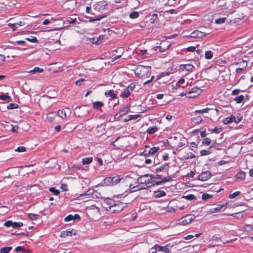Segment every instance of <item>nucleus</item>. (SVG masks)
Listing matches in <instances>:
<instances>
[{"mask_svg": "<svg viewBox=\"0 0 253 253\" xmlns=\"http://www.w3.org/2000/svg\"><path fill=\"white\" fill-rule=\"evenodd\" d=\"M102 206L107 211L112 213H118L127 207V203L120 201H114L106 198L102 203Z\"/></svg>", "mask_w": 253, "mask_h": 253, "instance_id": "f257e3e1", "label": "nucleus"}, {"mask_svg": "<svg viewBox=\"0 0 253 253\" xmlns=\"http://www.w3.org/2000/svg\"><path fill=\"white\" fill-rule=\"evenodd\" d=\"M152 174H149L141 175L137 179V182L139 184H146L147 187H150L152 186L160 185L162 183L169 181L172 179L171 176H168L164 178L160 181L152 180Z\"/></svg>", "mask_w": 253, "mask_h": 253, "instance_id": "f03ea898", "label": "nucleus"}, {"mask_svg": "<svg viewBox=\"0 0 253 253\" xmlns=\"http://www.w3.org/2000/svg\"><path fill=\"white\" fill-rule=\"evenodd\" d=\"M151 68L150 66L138 65L135 71V75L139 78H146L151 75Z\"/></svg>", "mask_w": 253, "mask_h": 253, "instance_id": "7ed1b4c3", "label": "nucleus"}, {"mask_svg": "<svg viewBox=\"0 0 253 253\" xmlns=\"http://www.w3.org/2000/svg\"><path fill=\"white\" fill-rule=\"evenodd\" d=\"M195 70V67L191 64H182L179 66V72L185 76L193 72Z\"/></svg>", "mask_w": 253, "mask_h": 253, "instance_id": "20e7f679", "label": "nucleus"}, {"mask_svg": "<svg viewBox=\"0 0 253 253\" xmlns=\"http://www.w3.org/2000/svg\"><path fill=\"white\" fill-rule=\"evenodd\" d=\"M123 179L118 175L112 177H107L104 180V183L107 185H115L118 184Z\"/></svg>", "mask_w": 253, "mask_h": 253, "instance_id": "39448f33", "label": "nucleus"}, {"mask_svg": "<svg viewBox=\"0 0 253 253\" xmlns=\"http://www.w3.org/2000/svg\"><path fill=\"white\" fill-rule=\"evenodd\" d=\"M194 215L192 214H187L182 217L179 222V224L183 225H185L191 223L192 221L195 219Z\"/></svg>", "mask_w": 253, "mask_h": 253, "instance_id": "423d86ee", "label": "nucleus"}, {"mask_svg": "<svg viewBox=\"0 0 253 253\" xmlns=\"http://www.w3.org/2000/svg\"><path fill=\"white\" fill-rule=\"evenodd\" d=\"M208 35V33L195 30L191 33L190 37L193 38H202Z\"/></svg>", "mask_w": 253, "mask_h": 253, "instance_id": "0eeeda50", "label": "nucleus"}, {"mask_svg": "<svg viewBox=\"0 0 253 253\" xmlns=\"http://www.w3.org/2000/svg\"><path fill=\"white\" fill-rule=\"evenodd\" d=\"M168 245L166 246H161L159 245H155L152 249H154L156 251L164 252L166 253H170V250L168 247Z\"/></svg>", "mask_w": 253, "mask_h": 253, "instance_id": "6e6552de", "label": "nucleus"}, {"mask_svg": "<svg viewBox=\"0 0 253 253\" xmlns=\"http://www.w3.org/2000/svg\"><path fill=\"white\" fill-rule=\"evenodd\" d=\"M211 174L209 171H205L201 173L198 177V179L201 181H206L210 179Z\"/></svg>", "mask_w": 253, "mask_h": 253, "instance_id": "1a4fd4ad", "label": "nucleus"}, {"mask_svg": "<svg viewBox=\"0 0 253 253\" xmlns=\"http://www.w3.org/2000/svg\"><path fill=\"white\" fill-rule=\"evenodd\" d=\"M237 65H239V67L236 70L237 73H240L242 71L245 70L247 67L248 63L245 60H243L240 62L237 63Z\"/></svg>", "mask_w": 253, "mask_h": 253, "instance_id": "9d476101", "label": "nucleus"}, {"mask_svg": "<svg viewBox=\"0 0 253 253\" xmlns=\"http://www.w3.org/2000/svg\"><path fill=\"white\" fill-rule=\"evenodd\" d=\"M104 94L106 97H110L111 99L110 100L114 99L117 98V95L113 89L107 90Z\"/></svg>", "mask_w": 253, "mask_h": 253, "instance_id": "9b49d317", "label": "nucleus"}, {"mask_svg": "<svg viewBox=\"0 0 253 253\" xmlns=\"http://www.w3.org/2000/svg\"><path fill=\"white\" fill-rule=\"evenodd\" d=\"M56 116L61 118L63 121L67 120V115L64 109L58 110Z\"/></svg>", "mask_w": 253, "mask_h": 253, "instance_id": "f8f14e48", "label": "nucleus"}, {"mask_svg": "<svg viewBox=\"0 0 253 253\" xmlns=\"http://www.w3.org/2000/svg\"><path fill=\"white\" fill-rule=\"evenodd\" d=\"M104 106V104L101 101H95L92 103V108L95 110H100Z\"/></svg>", "mask_w": 253, "mask_h": 253, "instance_id": "ddd939ff", "label": "nucleus"}, {"mask_svg": "<svg viewBox=\"0 0 253 253\" xmlns=\"http://www.w3.org/2000/svg\"><path fill=\"white\" fill-rule=\"evenodd\" d=\"M235 119V116L233 115H231L229 117H226L224 118L222 122L224 125H227L230 124L232 122H234Z\"/></svg>", "mask_w": 253, "mask_h": 253, "instance_id": "4468645a", "label": "nucleus"}, {"mask_svg": "<svg viewBox=\"0 0 253 253\" xmlns=\"http://www.w3.org/2000/svg\"><path fill=\"white\" fill-rule=\"evenodd\" d=\"M130 92L126 87L125 88L123 91L121 92L120 96L123 98H126L129 96Z\"/></svg>", "mask_w": 253, "mask_h": 253, "instance_id": "2eb2a0df", "label": "nucleus"}, {"mask_svg": "<svg viewBox=\"0 0 253 253\" xmlns=\"http://www.w3.org/2000/svg\"><path fill=\"white\" fill-rule=\"evenodd\" d=\"M8 94V93H6L5 94L1 93L0 94V100L5 101L7 102H10L11 101V98Z\"/></svg>", "mask_w": 253, "mask_h": 253, "instance_id": "dca6fc26", "label": "nucleus"}, {"mask_svg": "<svg viewBox=\"0 0 253 253\" xmlns=\"http://www.w3.org/2000/svg\"><path fill=\"white\" fill-rule=\"evenodd\" d=\"M73 230L70 229H67L66 231H62L61 233L60 236L63 238H66L67 236H71L72 235Z\"/></svg>", "mask_w": 253, "mask_h": 253, "instance_id": "f3484780", "label": "nucleus"}, {"mask_svg": "<svg viewBox=\"0 0 253 253\" xmlns=\"http://www.w3.org/2000/svg\"><path fill=\"white\" fill-rule=\"evenodd\" d=\"M130 109L129 106H125L123 108H121L119 110V113L121 114L122 116L125 115L127 114L129 112H130Z\"/></svg>", "mask_w": 253, "mask_h": 253, "instance_id": "a211bd4d", "label": "nucleus"}, {"mask_svg": "<svg viewBox=\"0 0 253 253\" xmlns=\"http://www.w3.org/2000/svg\"><path fill=\"white\" fill-rule=\"evenodd\" d=\"M202 90L199 87H194L191 88L190 90L188 91V93L191 94L192 93H195L197 95L200 94Z\"/></svg>", "mask_w": 253, "mask_h": 253, "instance_id": "6ab92c4d", "label": "nucleus"}, {"mask_svg": "<svg viewBox=\"0 0 253 253\" xmlns=\"http://www.w3.org/2000/svg\"><path fill=\"white\" fill-rule=\"evenodd\" d=\"M169 167V163H165L164 164H163L159 167L157 168L156 169V171L157 172H159L162 171L163 170H164L165 169H168Z\"/></svg>", "mask_w": 253, "mask_h": 253, "instance_id": "aec40b11", "label": "nucleus"}, {"mask_svg": "<svg viewBox=\"0 0 253 253\" xmlns=\"http://www.w3.org/2000/svg\"><path fill=\"white\" fill-rule=\"evenodd\" d=\"M166 194L164 191L159 190L154 192V197L158 198L166 196Z\"/></svg>", "mask_w": 253, "mask_h": 253, "instance_id": "412c9836", "label": "nucleus"}, {"mask_svg": "<svg viewBox=\"0 0 253 253\" xmlns=\"http://www.w3.org/2000/svg\"><path fill=\"white\" fill-rule=\"evenodd\" d=\"M159 150V147H153L149 149V150L148 151V154H149L150 156H153Z\"/></svg>", "mask_w": 253, "mask_h": 253, "instance_id": "4be33fe9", "label": "nucleus"}, {"mask_svg": "<svg viewBox=\"0 0 253 253\" xmlns=\"http://www.w3.org/2000/svg\"><path fill=\"white\" fill-rule=\"evenodd\" d=\"M93 157H86L82 159V163L83 165H88L92 162Z\"/></svg>", "mask_w": 253, "mask_h": 253, "instance_id": "5701e85b", "label": "nucleus"}, {"mask_svg": "<svg viewBox=\"0 0 253 253\" xmlns=\"http://www.w3.org/2000/svg\"><path fill=\"white\" fill-rule=\"evenodd\" d=\"M105 133V129L102 126V125L96 127V134L98 135H101Z\"/></svg>", "mask_w": 253, "mask_h": 253, "instance_id": "b1692460", "label": "nucleus"}, {"mask_svg": "<svg viewBox=\"0 0 253 253\" xmlns=\"http://www.w3.org/2000/svg\"><path fill=\"white\" fill-rule=\"evenodd\" d=\"M158 131V128L156 126H150L146 130V132L149 134H153Z\"/></svg>", "mask_w": 253, "mask_h": 253, "instance_id": "393cba45", "label": "nucleus"}, {"mask_svg": "<svg viewBox=\"0 0 253 253\" xmlns=\"http://www.w3.org/2000/svg\"><path fill=\"white\" fill-rule=\"evenodd\" d=\"M236 177L237 178L240 179L241 180H244L246 178V173L242 170H240L237 174Z\"/></svg>", "mask_w": 253, "mask_h": 253, "instance_id": "a878e982", "label": "nucleus"}, {"mask_svg": "<svg viewBox=\"0 0 253 253\" xmlns=\"http://www.w3.org/2000/svg\"><path fill=\"white\" fill-rule=\"evenodd\" d=\"M137 84V83L136 82H132L130 83L127 87L126 88L129 89V91L131 92H132L135 88L136 87V85Z\"/></svg>", "mask_w": 253, "mask_h": 253, "instance_id": "bb28decb", "label": "nucleus"}, {"mask_svg": "<svg viewBox=\"0 0 253 253\" xmlns=\"http://www.w3.org/2000/svg\"><path fill=\"white\" fill-rule=\"evenodd\" d=\"M191 121L195 124H199L203 121L201 116H197L191 118Z\"/></svg>", "mask_w": 253, "mask_h": 253, "instance_id": "cd10ccee", "label": "nucleus"}, {"mask_svg": "<svg viewBox=\"0 0 253 253\" xmlns=\"http://www.w3.org/2000/svg\"><path fill=\"white\" fill-rule=\"evenodd\" d=\"M106 15H98L95 18H90L88 21L90 22H92L96 21H99L101 19L105 18Z\"/></svg>", "mask_w": 253, "mask_h": 253, "instance_id": "c85d7f7f", "label": "nucleus"}, {"mask_svg": "<svg viewBox=\"0 0 253 253\" xmlns=\"http://www.w3.org/2000/svg\"><path fill=\"white\" fill-rule=\"evenodd\" d=\"M12 247H6L1 248L0 249V253H9V252L12 250Z\"/></svg>", "mask_w": 253, "mask_h": 253, "instance_id": "c756f323", "label": "nucleus"}, {"mask_svg": "<svg viewBox=\"0 0 253 253\" xmlns=\"http://www.w3.org/2000/svg\"><path fill=\"white\" fill-rule=\"evenodd\" d=\"M28 217L31 220H35L39 218L40 215L34 213H28Z\"/></svg>", "mask_w": 253, "mask_h": 253, "instance_id": "7c9ffc66", "label": "nucleus"}, {"mask_svg": "<svg viewBox=\"0 0 253 253\" xmlns=\"http://www.w3.org/2000/svg\"><path fill=\"white\" fill-rule=\"evenodd\" d=\"M213 57V52L211 50H208L205 52V58L207 59H211Z\"/></svg>", "mask_w": 253, "mask_h": 253, "instance_id": "2f4dec72", "label": "nucleus"}, {"mask_svg": "<svg viewBox=\"0 0 253 253\" xmlns=\"http://www.w3.org/2000/svg\"><path fill=\"white\" fill-rule=\"evenodd\" d=\"M244 99V96L243 95H241L238 96H236L234 100L237 103H242Z\"/></svg>", "mask_w": 253, "mask_h": 253, "instance_id": "473e14b6", "label": "nucleus"}, {"mask_svg": "<svg viewBox=\"0 0 253 253\" xmlns=\"http://www.w3.org/2000/svg\"><path fill=\"white\" fill-rule=\"evenodd\" d=\"M43 71V69L40 68L39 67H35L33 70H30L29 72L31 73L35 74L37 73H41Z\"/></svg>", "mask_w": 253, "mask_h": 253, "instance_id": "72a5a7b5", "label": "nucleus"}, {"mask_svg": "<svg viewBox=\"0 0 253 253\" xmlns=\"http://www.w3.org/2000/svg\"><path fill=\"white\" fill-rule=\"evenodd\" d=\"M139 15V13L138 12H137V11H133L132 12H131L129 15V17L131 18V19H136L137 18V17H138Z\"/></svg>", "mask_w": 253, "mask_h": 253, "instance_id": "f704fd0d", "label": "nucleus"}, {"mask_svg": "<svg viewBox=\"0 0 253 253\" xmlns=\"http://www.w3.org/2000/svg\"><path fill=\"white\" fill-rule=\"evenodd\" d=\"M77 19L76 18H72L71 17L67 18L65 20V22L69 24H74L76 23Z\"/></svg>", "mask_w": 253, "mask_h": 253, "instance_id": "c9c22d12", "label": "nucleus"}, {"mask_svg": "<svg viewBox=\"0 0 253 253\" xmlns=\"http://www.w3.org/2000/svg\"><path fill=\"white\" fill-rule=\"evenodd\" d=\"M211 146L208 150H202L200 151V154L201 156H206L210 154L211 152L210 151Z\"/></svg>", "mask_w": 253, "mask_h": 253, "instance_id": "e433bc0d", "label": "nucleus"}, {"mask_svg": "<svg viewBox=\"0 0 253 253\" xmlns=\"http://www.w3.org/2000/svg\"><path fill=\"white\" fill-rule=\"evenodd\" d=\"M56 116V114L54 112L49 113L47 115V118L49 121H51L53 120L55 117Z\"/></svg>", "mask_w": 253, "mask_h": 253, "instance_id": "4c0bfd02", "label": "nucleus"}, {"mask_svg": "<svg viewBox=\"0 0 253 253\" xmlns=\"http://www.w3.org/2000/svg\"><path fill=\"white\" fill-rule=\"evenodd\" d=\"M23 223L22 222H13V225H12V228H14V229H17V228H18L19 227H21L23 226Z\"/></svg>", "mask_w": 253, "mask_h": 253, "instance_id": "58836bf2", "label": "nucleus"}, {"mask_svg": "<svg viewBox=\"0 0 253 253\" xmlns=\"http://www.w3.org/2000/svg\"><path fill=\"white\" fill-rule=\"evenodd\" d=\"M210 110V108H206L203 109L202 110H197L194 112V113H198V114L207 113H208V112Z\"/></svg>", "mask_w": 253, "mask_h": 253, "instance_id": "ea45409f", "label": "nucleus"}, {"mask_svg": "<svg viewBox=\"0 0 253 253\" xmlns=\"http://www.w3.org/2000/svg\"><path fill=\"white\" fill-rule=\"evenodd\" d=\"M26 40L30 42L33 43H37L38 42V40L36 38V37L34 36H31L30 38H26Z\"/></svg>", "mask_w": 253, "mask_h": 253, "instance_id": "a19ab883", "label": "nucleus"}, {"mask_svg": "<svg viewBox=\"0 0 253 253\" xmlns=\"http://www.w3.org/2000/svg\"><path fill=\"white\" fill-rule=\"evenodd\" d=\"M18 108V105L16 103H10L7 105V108L8 109H13Z\"/></svg>", "mask_w": 253, "mask_h": 253, "instance_id": "79ce46f5", "label": "nucleus"}, {"mask_svg": "<svg viewBox=\"0 0 253 253\" xmlns=\"http://www.w3.org/2000/svg\"><path fill=\"white\" fill-rule=\"evenodd\" d=\"M226 19V17L219 18L216 19L215 20V23L218 24H222V23H223L225 22Z\"/></svg>", "mask_w": 253, "mask_h": 253, "instance_id": "37998d69", "label": "nucleus"}, {"mask_svg": "<svg viewBox=\"0 0 253 253\" xmlns=\"http://www.w3.org/2000/svg\"><path fill=\"white\" fill-rule=\"evenodd\" d=\"M49 191L53 193V194L55 195H58L60 193L59 191L57 189H56L54 187L50 188Z\"/></svg>", "mask_w": 253, "mask_h": 253, "instance_id": "c03bdc74", "label": "nucleus"}, {"mask_svg": "<svg viewBox=\"0 0 253 253\" xmlns=\"http://www.w3.org/2000/svg\"><path fill=\"white\" fill-rule=\"evenodd\" d=\"M211 143V140L209 138H205L202 141V143L203 144H206L207 145H209Z\"/></svg>", "mask_w": 253, "mask_h": 253, "instance_id": "a18cd8bd", "label": "nucleus"}, {"mask_svg": "<svg viewBox=\"0 0 253 253\" xmlns=\"http://www.w3.org/2000/svg\"><path fill=\"white\" fill-rule=\"evenodd\" d=\"M240 194V191H236L233 193V194H230L228 196L229 198L233 199L237 197V196Z\"/></svg>", "mask_w": 253, "mask_h": 253, "instance_id": "49530a36", "label": "nucleus"}, {"mask_svg": "<svg viewBox=\"0 0 253 253\" xmlns=\"http://www.w3.org/2000/svg\"><path fill=\"white\" fill-rule=\"evenodd\" d=\"M242 116L241 114H238L237 117H235L234 122H235L236 124H238L239 122H240L242 120Z\"/></svg>", "mask_w": 253, "mask_h": 253, "instance_id": "de8ad7c7", "label": "nucleus"}, {"mask_svg": "<svg viewBox=\"0 0 253 253\" xmlns=\"http://www.w3.org/2000/svg\"><path fill=\"white\" fill-rule=\"evenodd\" d=\"M169 73L166 72H163L160 74L156 78V81H158L161 79L163 77H165L166 75H169Z\"/></svg>", "mask_w": 253, "mask_h": 253, "instance_id": "09e8293b", "label": "nucleus"}, {"mask_svg": "<svg viewBox=\"0 0 253 253\" xmlns=\"http://www.w3.org/2000/svg\"><path fill=\"white\" fill-rule=\"evenodd\" d=\"M211 197H212L211 195L208 194L207 193H204L202 195V199L204 200H207L210 199Z\"/></svg>", "mask_w": 253, "mask_h": 253, "instance_id": "8fccbe9b", "label": "nucleus"}, {"mask_svg": "<svg viewBox=\"0 0 253 253\" xmlns=\"http://www.w3.org/2000/svg\"><path fill=\"white\" fill-rule=\"evenodd\" d=\"M13 222L11 220H7L4 223V225L7 227H12Z\"/></svg>", "mask_w": 253, "mask_h": 253, "instance_id": "3c124183", "label": "nucleus"}, {"mask_svg": "<svg viewBox=\"0 0 253 253\" xmlns=\"http://www.w3.org/2000/svg\"><path fill=\"white\" fill-rule=\"evenodd\" d=\"M244 229L247 231H250L253 229V226L252 225H246L244 227Z\"/></svg>", "mask_w": 253, "mask_h": 253, "instance_id": "603ef678", "label": "nucleus"}, {"mask_svg": "<svg viewBox=\"0 0 253 253\" xmlns=\"http://www.w3.org/2000/svg\"><path fill=\"white\" fill-rule=\"evenodd\" d=\"M129 117L130 119V120H136L138 119L139 117L141 116L139 114H136V115H129Z\"/></svg>", "mask_w": 253, "mask_h": 253, "instance_id": "864d4df0", "label": "nucleus"}, {"mask_svg": "<svg viewBox=\"0 0 253 253\" xmlns=\"http://www.w3.org/2000/svg\"><path fill=\"white\" fill-rule=\"evenodd\" d=\"M222 130V128L221 127H215L212 130V131L214 132V133H220Z\"/></svg>", "mask_w": 253, "mask_h": 253, "instance_id": "5fc2aeb1", "label": "nucleus"}, {"mask_svg": "<svg viewBox=\"0 0 253 253\" xmlns=\"http://www.w3.org/2000/svg\"><path fill=\"white\" fill-rule=\"evenodd\" d=\"M15 151L19 152H25L26 151V148L24 146H19L16 149Z\"/></svg>", "mask_w": 253, "mask_h": 253, "instance_id": "6e6d98bb", "label": "nucleus"}, {"mask_svg": "<svg viewBox=\"0 0 253 253\" xmlns=\"http://www.w3.org/2000/svg\"><path fill=\"white\" fill-rule=\"evenodd\" d=\"M15 251L16 252H20V251H22L23 253H25V252H26V250L23 249L22 247L21 246H18V247H17L15 248Z\"/></svg>", "mask_w": 253, "mask_h": 253, "instance_id": "4d7b16f0", "label": "nucleus"}, {"mask_svg": "<svg viewBox=\"0 0 253 253\" xmlns=\"http://www.w3.org/2000/svg\"><path fill=\"white\" fill-rule=\"evenodd\" d=\"M72 220H73V215L72 214L68 215L64 218V220L66 222L70 221Z\"/></svg>", "mask_w": 253, "mask_h": 253, "instance_id": "13d9d810", "label": "nucleus"}, {"mask_svg": "<svg viewBox=\"0 0 253 253\" xmlns=\"http://www.w3.org/2000/svg\"><path fill=\"white\" fill-rule=\"evenodd\" d=\"M152 180H155V179H161V180L163 179L162 177V176L160 174H156L155 175H152Z\"/></svg>", "mask_w": 253, "mask_h": 253, "instance_id": "bf43d9fd", "label": "nucleus"}, {"mask_svg": "<svg viewBox=\"0 0 253 253\" xmlns=\"http://www.w3.org/2000/svg\"><path fill=\"white\" fill-rule=\"evenodd\" d=\"M176 0H168L167 5L169 6H174L175 4V1Z\"/></svg>", "mask_w": 253, "mask_h": 253, "instance_id": "052dcab7", "label": "nucleus"}, {"mask_svg": "<svg viewBox=\"0 0 253 253\" xmlns=\"http://www.w3.org/2000/svg\"><path fill=\"white\" fill-rule=\"evenodd\" d=\"M180 95L181 96L185 95L188 98H194L195 97V95L194 96H189V94L188 93V91H186L185 93L182 92Z\"/></svg>", "mask_w": 253, "mask_h": 253, "instance_id": "680f3d73", "label": "nucleus"}, {"mask_svg": "<svg viewBox=\"0 0 253 253\" xmlns=\"http://www.w3.org/2000/svg\"><path fill=\"white\" fill-rule=\"evenodd\" d=\"M166 12L170 14H176L177 13V10L174 9H169V10H167Z\"/></svg>", "mask_w": 253, "mask_h": 253, "instance_id": "e2e57ef3", "label": "nucleus"}, {"mask_svg": "<svg viewBox=\"0 0 253 253\" xmlns=\"http://www.w3.org/2000/svg\"><path fill=\"white\" fill-rule=\"evenodd\" d=\"M186 50L188 52H193L196 50L195 47L189 46L186 48Z\"/></svg>", "mask_w": 253, "mask_h": 253, "instance_id": "0e129e2a", "label": "nucleus"}, {"mask_svg": "<svg viewBox=\"0 0 253 253\" xmlns=\"http://www.w3.org/2000/svg\"><path fill=\"white\" fill-rule=\"evenodd\" d=\"M92 42L95 44H99L100 43V41L98 40V39H96L95 38H93L92 39Z\"/></svg>", "mask_w": 253, "mask_h": 253, "instance_id": "69168bd1", "label": "nucleus"}, {"mask_svg": "<svg viewBox=\"0 0 253 253\" xmlns=\"http://www.w3.org/2000/svg\"><path fill=\"white\" fill-rule=\"evenodd\" d=\"M8 26L10 27V28L13 29V30H15L16 28H17V24H12V23H9L8 24Z\"/></svg>", "mask_w": 253, "mask_h": 253, "instance_id": "338daca9", "label": "nucleus"}, {"mask_svg": "<svg viewBox=\"0 0 253 253\" xmlns=\"http://www.w3.org/2000/svg\"><path fill=\"white\" fill-rule=\"evenodd\" d=\"M18 126L17 125L12 126V128L11 129V131L12 132H16L17 129H18Z\"/></svg>", "mask_w": 253, "mask_h": 253, "instance_id": "774afa93", "label": "nucleus"}]
</instances>
